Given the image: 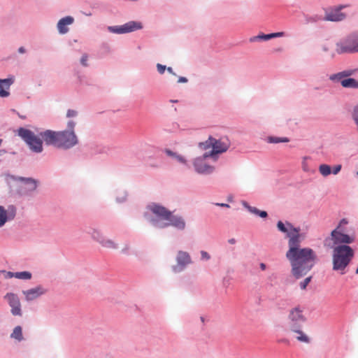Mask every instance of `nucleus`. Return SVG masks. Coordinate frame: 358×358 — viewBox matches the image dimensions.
<instances>
[{"label":"nucleus","instance_id":"obj_22","mask_svg":"<svg viewBox=\"0 0 358 358\" xmlns=\"http://www.w3.org/2000/svg\"><path fill=\"white\" fill-rule=\"evenodd\" d=\"M98 242L103 248L108 249L115 250L118 248V244L112 239L106 238V237H101L98 238Z\"/></svg>","mask_w":358,"mask_h":358},{"label":"nucleus","instance_id":"obj_25","mask_svg":"<svg viewBox=\"0 0 358 358\" xmlns=\"http://www.w3.org/2000/svg\"><path fill=\"white\" fill-rule=\"evenodd\" d=\"M341 85L344 87H358V82L354 78H346L341 82Z\"/></svg>","mask_w":358,"mask_h":358},{"label":"nucleus","instance_id":"obj_2","mask_svg":"<svg viewBox=\"0 0 358 358\" xmlns=\"http://www.w3.org/2000/svg\"><path fill=\"white\" fill-rule=\"evenodd\" d=\"M46 145H51L59 148L69 149L78 143V139L74 131L45 130L40 133Z\"/></svg>","mask_w":358,"mask_h":358},{"label":"nucleus","instance_id":"obj_3","mask_svg":"<svg viewBox=\"0 0 358 358\" xmlns=\"http://www.w3.org/2000/svg\"><path fill=\"white\" fill-rule=\"evenodd\" d=\"M354 257L353 250L347 245H340L334 248L332 255L333 270L345 273V269Z\"/></svg>","mask_w":358,"mask_h":358},{"label":"nucleus","instance_id":"obj_18","mask_svg":"<svg viewBox=\"0 0 358 358\" xmlns=\"http://www.w3.org/2000/svg\"><path fill=\"white\" fill-rule=\"evenodd\" d=\"M74 19L71 16H66L59 20L57 23V29L60 34H64L69 31L68 25L72 24Z\"/></svg>","mask_w":358,"mask_h":358},{"label":"nucleus","instance_id":"obj_30","mask_svg":"<svg viewBox=\"0 0 358 358\" xmlns=\"http://www.w3.org/2000/svg\"><path fill=\"white\" fill-rule=\"evenodd\" d=\"M352 117L358 132V103L353 108Z\"/></svg>","mask_w":358,"mask_h":358},{"label":"nucleus","instance_id":"obj_41","mask_svg":"<svg viewBox=\"0 0 358 358\" xmlns=\"http://www.w3.org/2000/svg\"><path fill=\"white\" fill-rule=\"evenodd\" d=\"M201 258L203 259H206V260H208L210 259V257L209 254L207 252H206V251H201Z\"/></svg>","mask_w":358,"mask_h":358},{"label":"nucleus","instance_id":"obj_17","mask_svg":"<svg viewBox=\"0 0 358 358\" xmlns=\"http://www.w3.org/2000/svg\"><path fill=\"white\" fill-rule=\"evenodd\" d=\"M150 210L161 220H166L171 215V211L166 209L164 207L157 204H152L149 206Z\"/></svg>","mask_w":358,"mask_h":358},{"label":"nucleus","instance_id":"obj_40","mask_svg":"<svg viewBox=\"0 0 358 358\" xmlns=\"http://www.w3.org/2000/svg\"><path fill=\"white\" fill-rule=\"evenodd\" d=\"M175 159L178 162H179L180 163H182V164H185L186 163L185 159L182 156H181L180 155L177 154L176 156L175 157Z\"/></svg>","mask_w":358,"mask_h":358},{"label":"nucleus","instance_id":"obj_8","mask_svg":"<svg viewBox=\"0 0 358 358\" xmlns=\"http://www.w3.org/2000/svg\"><path fill=\"white\" fill-rule=\"evenodd\" d=\"M349 4L336 6L325 12L324 20L327 21L338 22L346 17V14L341 12V10L349 7Z\"/></svg>","mask_w":358,"mask_h":358},{"label":"nucleus","instance_id":"obj_5","mask_svg":"<svg viewBox=\"0 0 358 358\" xmlns=\"http://www.w3.org/2000/svg\"><path fill=\"white\" fill-rule=\"evenodd\" d=\"M17 134L27 144L31 151L37 153L43 151V141L32 131L20 127L17 130Z\"/></svg>","mask_w":358,"mask_h":358},{"label":"nucleus","instance_id":"obj_52","mask_svg":"<svg viewBox=\"0 0 358 358\" xmlns=\"http://www.w3.org/2000/svg\"><path fill=\"white\" fill-rule=\"evenodd\" d=\"M357 175H358V171H357Z\"/></svg>","mask_w":358,"mask_h":358},{"label":"nucleus","instance_id":"obj_15","mask_svg":"<svg viewBox=\"0 0 358 358\" xmlns=\"http://www.w3.org/2000/svg\"><path fill=\"white\" fill-rule=\"evenodd\" d=\"M16 214V210L13 206H10L5 210L0 206V227H3L8 220H13Z\"/></svg>","mask_w":358,"mask_h":358},{"label":"nucleus","instance_id":"obj_38","mask_svg":"<svg viewBox=\"0 0 358 358\" xmlns=\"http://www.w3.org/2000/svg\"><path fill=\"white\" fill-rule=\"evenodd\" d=\"M92 237L94 240H96L98 242V238H100L101 237H104L100 232L97 231H94L92 233Z\"/></svg>","mask_w":358,"mask_h":358},{"label":"nucleus","instance_id":"obj_28","mask_svg":"<svg viewBox=\"0 0 358 358\" xmlns=\"http://www.w3.org/2000/svg\"><path fill=\"white\" fill-rule=\"evenodd\" d=\"M355 72V70H352V69H350V70H345V71H343L342 72H340L336 75H333L331 76V80H334L336 78H341L342 77H348L352 74H354Z\"/></svg>","mask_w":358,"mask_h":358},{"label":"nucleus","instance_id":"obj_44","mask_svg":"<svg viewBox=\"0 0 358 358\" xmlns=\"http://www.w3.org/2000/svg\"><path fill=\"white\" fill-rule=\"evenodd\" d=\"M187 82V79L185 77H180L178 79V83H186Z\"/></svg>","mask_w":358,"mask_h":358},{"label":"nucleus","instance_id":"obj_7","mask_svg":"<svg viewBox=\"0 0 358 358\" xmlns=\"http://www.w3.org/2000/svg\"><path fill=\"white\" fill-rule=\"evenodd\" d=\"M287 320L288 329L302 326V324L305 323L306 321L303 309L299 306L290 308L288 312Z\"/></svg>","mask_w":358,"mask_h":358},{"label":"nucleus","instance_id":"obj_27","mask_svg":"<svg viewBox=\"0 0 358 358\" xmlns=\"http://www.w3.org/2000/svg\"><path fill=\"white\" fill-rule=\"evenodd\" d=\"M10 277H15L18 279L29 280L31 278V273L29 271L16 272L15 273H9Z\"/></svg>","mask_w":358,"mask_h":358},{"label":"nucleus","instance_id":"obj_11","mask_svg":"<svg viewBox=\"0 0 358 358\" xmlns=\"http://www.w3.org/2000/svg\"><path fill=\"white\" fill-rule=\"evenodd\" d=\"M208 152H206L203 156L197 157L194 161V166L197 173L201 174H209L214 171V167L208 164L206 162V159L211 157L208 155Z\"/></svg>","mask_w":358,"mask_h":358},{"label":"nucleus","instance_id":"obj_42","mask_svg":"<svg viewBox=\"0 0 358 358\" xmlns=\"http://www.w3.org/2000/svg\"><path fill=\"white\" fill-rule=\"evenodd\" d=\"M341 165H340V164L336 165V166L334 167L332 173L336 175V174L338 173V172L341 171Z\"/></svg>","mask_w":358,"mask_h":358},{"label":"nucleus","instance_id":"obj_23","mask_svg":"<svg viewBox=\"0 0 358 358\" xmlns=\"http://www.w3.org/2000/svg\"><path fill=\"white\" fill-rule=\"evenodd\" d=\"M19 180L24 182L27 185V189L29 192H32L36 189L38 186L37 180L31 178H20Z\"/></svg>","mask_w":358,"mask_h":358},{"label":"nucleus","instance_id":"obj_39","mask_svg":"<svg viewBox=\"0 0 358 358\" xmlns=\"http://www.w3.org/2000/svg\"><path fill=\"white\" fill-rule=\"evenodd\" d=\"M76 125V123L71 120V121H69L68 123H67V127H68V130L67 131H74V127Z\"/></svg>","mask_w":358,"mask_h":358},{"label":"nucleus","instance_id":"obj_24","mask_svg":"<svg viewBox=\"0 0 358 358\" xmlns=\"http://www.w3.org/2000/svg\"><path fill=\"white\" fill-rule=\"evenodd\" d=\"M10 337L17 340L18 341H22L23 340L22 327L20 326L15 327L10 334Z\"/></svg>","mask_w":358,"mask_h":358},{"label":"nucleus","instance_id":"obj_10","mask_svg":"<svg viewBox=\"0 0 358 358\" xmlns=\"http://www.w3.org/2000/svg\"><path fill=\"white\" fill-rule=\"evenodd\" d=\"M336 50L339 54L358 52V34L350 36L344 44H338Z\"/></svg>","mask_w":358,"mask_h":358},{"label":"nucleus","instance_id":"obj_19","mask_svg":"<svg viewBox=\"0 0 358 358\" xmlns=\"http://www.w3.org/2000/svg\"><path fill=\"white\" fill-rule=\"evenodd\" d=\"M302 326L295 327L294 328L288 329L289 331L294 333L296 334V339L304 343H309L310 342V339L309 336L303 331L301 329Z\"/></svg>","mask_w":358,"mask_h":358},{"label":"nucleus","instance_id":"obj_35","mask_svg":"<svg viewBox=\"0 0 358 358\" xmlns=\"http://www.w3.org/2000/svg\"><path fill=\"white\" fill-rule=\"evenodd\" d=\"M157 69L158 72L160 74H163L164 73L165 70L166 69V66L162 65L161 64H157Z\"/></svg>","mask_w":358,"mask_h":358},{"label":"nucleus","instance_id":"obj_6","mask_svg":"<svg viewBox=\"0 0 358 358\" xmlns=\"http://www.w3.org/2000/svg\"><path fill=\"white\" fill-rule=\"evenodd\" d=\"M199 145L201 149L203 150H207L210 148H212L213 150L208 153L209 154L208 155L213 157L217 154L226 152L230 146V143L228 139L217 140L215 138H213L212 136H210L207 141L200 143Z\"/></svg>","mask_w":358,"mask_h":358},{"label":"nucleus","instance_id":"obj_16","mask_svg":"<svg viewBox=\"0 0 358 358\" xmlns=\"http://www.w3.org/2000/svg\"><path fill=\"white\" fill-rule=\"evenodd\" d=\"M45 289L43 287L38 286L34 288L23 291L22 293L27 301H33L45 294Z\"/></svg>","mask_w":358,"mask_h":358},{"label":"nucleus","instance_id":"obj_47","mask_svg":"<svg viewBox=\"0 0 358 358\" xmlns=\"http://www.w3.org/2000/svg\"><path fill=\"white\" fill-rule=\"evenodd\" d=\"M216 205L217 206H223V207H229V206L228 204H226V203H217Z\"/></svg>","mask_w":358,"mask_h":358},{"label":"nucleus","instance_id":"obj_36","mask_svg":"<svg viewBox=\"0 0 358 358\" xmlns=\"http://www.w3.org/2000/svg\"><path fill=\"white\" fill-rule=\"evenodd\" d=\"M87 59H88L87 55L84 54L80 59V63L82 64V65H83L84 66H87Z\"/></svg>","mask_w":358,"mask_h":358},{"label":"nucleus","instance_id":"obj_12","mask_svg":"<svg viewBox=\"0 0 358 358\" xmlns=\"http://www.w3.org/2000/svg\"><path fill=\"white\" fill-rule=\"evenodd\" d=\"M3 298L11 308L10 312L12 315L15 316H21V303L18 296L13 292H8L3 296Z\"/></svg>","mask_w":358,"mask_h":358},{"label":"nucleus","instance_id":"obj_14","mask_svg":"<svg viewBox=\"0 0 358 358\" xmlns=\"http://www.w3.org/2000/svg\"><path fill=\"white\" fill-rule=\"evenodd\" d=\"M177 265L173 266L175 273L182 271L186 266L191 264V257L187 252L179 251L176 257Z\"/></svg>","mask_w":358,"mask_h":358},{"label":"nucleus","instance_id":"obj_26","mask_svg":"<svg viewBox=\"0 0 358 358\" xmlns=\"http://www.w3.org/2000/svg\"><path fill=\"white\" fill-rule=\"evenodd\" d=\"M243 206L248 208V210L252 213H254L255 215H257L259 216H260L261 217H266L267 216V213L266 211H262V210H258L257 208L255 207H252V206H250L247 203H243Z\"/></svg>","mask_w":358,"mask_h":358},{"label":"nucleus","instance_id":"obj_43","mask_svg":"<svg viewBox=\"0 0 358 358\" xmlns=\"http://www.w3.org/2000/svg\"><path fill=\"white\" fill-rule=\"evenodd\" d=\"M165 152H166V154L168 156L171 157H173V158H175V157H176V155H177V153L173 152H172L171 150H168V149H166V150H165Z\"/></svg>","mask_w":358,"mask_h":358},{"label":"nucleus","instance_id":"obj_20","mask_svg":"<svg viewBox=\"0 0 358 358\" xmlns=\"http://www.w3.org/2000/svg\"><path fill=\"white\" fill-rule=\"evenodd\" d=\"M13 83V78L0 79V96L6 97L9 95L8 90Z\"/></svg>","mask_w":358,"mask_h":358},{"label":"nucleus","instance_id":"obj_32","mask_svg":"<svg viewBox=\"0 0 358 358\" xmlns=\"http://www.w3.org/2000/svg\"><path fill=\"white\" fill-rule=\"evenodd\" d=\"M308 158L307 157H303L301 163L302 169L305 172H310L311 171L308 162Z\"/></svg>","mask_w":358,"mask_h":358},{"label":"nucleus","instance_id":"obj_33","mask_svg":"<svg viewBox=\"0 0 358 358\" xmlns=\"http://www.w3.org/2000/svg\"><path fill=\"white\" fill-rule=\"evenodd\" d=\"M311 280V277L306 278L303 281L300 283V287L302 289H305Z\"/></svg>","mask_w":358,"mask_h":358},{"label":"nucleus","instance_id":"obj_45","mask_svg":"<svg viewBox=\"0 0 358 358\" xmlns=\"http://www.w3.org/2000/svg\"><path fill=\"white\" fill-rule=\"evenodd\" d=\"M25 48L24 47H20L19 49H18V52L20 53H24L25 52Z\"/></svg>","mask_w":358,"mask_h":358},{"label":"nucleus","instance_id":"obj_34","mask_svg":"<svg viewBox=\"0 0 358 358\" xmlns=\"http://www.w3.org/2000/svg\"><path fill=\"white\" fill-rule=\"evenodd\" d=\"M130 249H131L130 245L129 244H125L124 245V247L122 248L121 252H122V253H123L124 255H129Z\"/></svg>","mask_w":358,"mask_h":358},{"label":"nucleus","instance_id":"obj_4","mask_svg":"<svg viewBox=\"0 0 358 358\" xmlns=\"http://www.w3.org/2000/svg\"><path fill=\"white\" fill-rule=\"evenodd\" d=\"M348 223L346 219H342L336 228L331 232V237L325 238L324 244L326 247L333 248L334 245H331V241L334 245H346L353 243L355 240L354 235H348L345 234V226Z\"/></svg>","mask_w":358,"mask_h":358},{"label":"nucleus","instance_id":"obj_37","mask_svg":"<svg viewBox=\"0 0 358 358\" xmlns=\"http://www.w3.org/2000/svg\"><path fill=\"white\" fill-rule=\"evenodd\" d=\"M78 115V112L75 110H69L66 113L67 117H76Z\"/></svg>","mask_w":358,"mask_h":358},{"label":"nucleus","instance_id":"obj_50","mask_svg":"<svg viewBox=\"0 0 358 358\" xmlns=\"http://www.w3.org/2000/svg\"><path fill=\"white\" fill-rule=\"evenodd\" d=\"M171 102H173V103H176V102H178V101H177V100H171Z\"/></svg>","mask_w":358,"mask_h":358},{"label":"nucleus","instance_id":"obj_29","mask_svg":"<svg viewBox=\"0 0 358 358\" xmlns=\"http://www.w3.org/2000/svg\"><path fill=\"white\" fill-rule=\"evenodd\" d=\"M319 171L323 176H327L331 174V169L330 166L324 164L319 166Z\"/></svg>","mask_w":358,"mask_h":358},{"label":"nucleus","instance_id":"obj_9","mask_svg":"<svg viewBox=\"0 0 358 358\" xmlns=\"http://www.w3.org/2000/svg\"><path fill=\"white\" fill-rule=\"evenodd\" d=\"M143 25L140 22L130 21L120 26L109 27L108 30L115 34H125L141 29Z\"/></svg>","mask_w":358,"mask_h":358},{"label":"nucleus","instance_id":"obj_49","mask_svg":"<svg viewBox=\"0 0 358 358\" xmlns=\"http://www.w3.org/2000/svg\"><path fill=\"white\" fill-rule=\"evenodd\" d=\"M166 69H167V71H168L169 73H173L172 68H171V67H168Z\"/></svg>","mask_w":358,"mask_h":358},{"label":"nucleus","instance_id":"obj_31","mask_svg":"<svg viewBox=\"0 0 358 358\" xmlns=\"http://www.w3.org/2000/svg\"><path fill=\"white\" fill-rule=\"evenodd\" d=\"M289 140L287 138H278V137H269L268 142L271 143H285L288 142Z\"/></svg>","mask_w":358,"mask_h":358},{"label":"nucleus","instance_id":"obj_48","mask_svg":"<svg viewBox=\"0 0 358 358\" xmlns=\"http://www.w3.org/2000/svg\"><path fill=\"white\" fill-rule=\"evenodd\" d=\"M260 268H261L262 270H265V269H266V265H265L264 263H261V264H260Z\"/></svg>","mask_w":358,"mask_h":358},{"label":"nucleus","instance_id":"obj_1","mask_svg":"<svg viewBox=\"0 0 358 358\" xmlns=\"http://www.w3.org/2000/svg\"><path fill=\"white\" fill-rule=\"evenodd\" d=\"M279 231L287 234L289 238V250L286 257L292 266V273L296 278L305 275L314 266L317 259L315 252L309 248H300V243L304 236L300 233V228L294 227L291 223L278 221Z\"/></svg>","mask_w":358,"mask_h":358},{"label":"nucleus","instance_id":"obj_21","mask_svg":"<svg viewBox=\"0 0 358 358\" xmlns=\"http://www.w3.org/2000/svg\"><path fill=\"white\" fill-rule=\"evenodd\" d=\"M285 36L284 32H276L272 33L269 34H261L256 36H254L250 39L251 42L255 41L257 40H264L267 41L276 37H282Z\"/></svg>","mask_w":358,"mask_h":358},{"label":"nucleus","instance_id":"obj_46","mask_svg":"<svg viewBox=\"0 0 358 358\" xmlns=\"http://www.w3.org/2000/svg\"><path fill=\"white\" fill-rule=\"evenodd\" d=\"M228 242H229V243L233 245V244L236 243V240H235V238H230L228 240Z\"/></svg>","mask_w":358,"mask_h":358},{"label":"nucleus","instance_id":"obj_13","mask_svg":"<svg viewBox=\"0 0 358 358\" xmlns=\"http://www.w3.org/2000/svg\"><path fill=\"white\" fill-rule=\"evenodd\" d=\"M166 221L168 222L164 223V224H159L158 222H156L155 220H152L154 224L160 228L166 227L169 226H173L178 229L182 230L185 227V222L184 220L181 217H178L173 215L171 213V215H169V217L167 218Z\"/></svg>","mask_w":358,"mask_h":358},{"label":"nucleus","instance_id":"obj_51","mask_svg":"<svg viewBox=\"0 0 358 358\" xmlns=\"http://www.w3.org/2000/svg\"><path fill=\"white\" fill-rule=\"evenodd\" d=\"M355 273H356V274H358V267H357V268L356 269Z\"/></svg>","mask_w":358,"mask_h":358}]
</instances>
